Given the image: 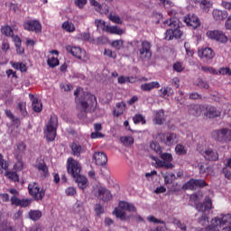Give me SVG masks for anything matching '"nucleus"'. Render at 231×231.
Here are the masks:
<instances>
[{"mask_svg":"<svg viewBox=\"0 0 231 231\" xmlns=\"http://www.w3.org/2000/svg\"><path fill=\"white\" fill-rule=\"evenodd\" d=\"M76 102H79V106H81V112L78 115L80 120L86 119L87 113H93L97 109V97L88 92H83L81 97L77 99Z\"/></svg>","mask_w":231,"mask_h":231,"instance_id":"nucleus-1","label":"nucleus"},{"mask_svg":"<svg viewBox=\"0 0 231 231\" xmlns=\"http://www.w3.org/2000/svg\"><path fill=\"white\" fill-rule=\"evenodd\" d=\"M196 210L201 212V216L198 218L199 225L208 226V215H207V212L212 210V199L210 197H206L204 203L199 202L196 204Z\"/></svg>","mask_w":231,"mask_h":231,"instance_id":"nucleus-2","label":"nucleus"},{"mask_svg":"<svg viewBox=\"0 0 231 231\" xmlns=\"http://www.w3.org/2000/svg\"><path fill=\"white\" fill-rule=\"evenodd\" d=\"M57 127H59V118L57 116H51L44 130V134L49 142L55 140L57 136Z\"/></svg>","mask_w":231,"mask_h":231,"instance_id":"nucleus-3","label":"nucleus"},{"mask_svg":"<svg viewBox=\"0 0 231 231\" xmlns=\"http://www.w3.org/2000/svg\"><path fill=\"white\" fill-rule=\"evenodd\" d=\"M127 212H136V207H134L132 203H128L125 201L119 202V208H115L113 214L119 219H126L125 211Z\"/></svg>","mask_w":231,"mask_h":231,"instance_id":"nucleus-4","label":"nucleus"},{"mask_svg":"<svg viewBox=\"0 0 231 231\" xmlns=\"http://www.w3.org/2000/svg\"><path fill=\"white\" fill-rule=\"evenodd\" d=\"M211 136L216 140V142H220L222 143L231 142V130L228 128L214 130L211 133Z\"/></svg>","mask_w":231,"mask_h":231,"instance_id":"nucleus-5","label":"nucleus"},{"mask_svg":"<svg viewBox=\"0 0 231 231\" xmlns=\"http://www.w3.org/2000/svg\"><path fill=\"white\" fill-rule=\"evenodd\" d=\"M28 190L30 196L35 199V201H42L44 196L46 195V189L40 188L36 182H32L28 185Z\"/></svg>","mask_w":231,"mask_h":231,"instance_id":"nucleus-6","label":"nucleus"},{"mask_svg":"<svg viewBox=\"0 0 231 231\" xmlns=\"http://www.w3.org/2000/svg\"><path fill=\"white\" fill-rule=\"evenodd\" d=\"M67 171L68 173L72 176V178H77V176H79L82 171V166L80 163H79V162L70 157L67 161Z\"/></svg>","mask_w":231,"mask_h":231,"instance_id":"nucleus-7","label":"nucleus"},{"mask_svg":"<svg viewBox=\"0 0 231 231\" xmlns=\"http://www.w3.org/2000/svg\"><path fill=\"white\" fill-rule=\"evenodd\" d=\"M138 55L143 62H147V60H151L152 57V52L151 51V43L147 41L142 42V46L138 49Z\"/></svg>","mask_w":231,"mask_h":231,"instance_id":"nucleus-8","label":"nucleus"},{"mask_svg":"<svg viewBox=\"0 0 231 231\" xmlns=\"http://www.w3.org/2000/svg\"><path fill=\"white\" fill-rule=\"evenodd\" d=\"M65 49L69 53H71L73 57H76V59L83 60V62H86L88 60L86 51H82L80 47H73L71 45H67Z\"/></svg>","mask_w":231,"mask_h":231,"instance_id":"nucleus-9","label":"nucleus"},{"mask_svg":"<svg viewBox=\"0 0 231 231\" xmlns=\"http://www.w3.org/2000/svg\"><path fill=\"white\" fill-rule=\"evenodd\" d=\"M164 24H168L171 28L173 29V39H181V35H183V32L180 30V20L177 18H171L168 21L164 22Z\"/></svg>","mask_w":231,"mask_h":231,"instance_id":"nucleus-10","label":"nucleus"},{"mask_svg":"<svg viewBox=\"0 0 231 231\" xmlns=\"http://www.w3.org/2000/svg\"><path fill=\"white\" fill-rule=\"evenodd\" d=\"M160 157L162 160L158 162L159 167H162L163 169H174V164L171 163L172 162V154L169 152H160Z\"/></svg>","mask_w":231,"mask_h":231,"instance_id":"nucleus-11","label":"nucleus"},{"mask_svg":"<svg viewBox=\"0 0 231 231\" xmlns=\"http://www.w3.org/2000/svg\"><path fill=\"white\" fill-rule=\"evenodd\" d=\"M24 30L28 32H35V33H41L42 32V25L41 22L37 20H29L23 23Z\"/></svg>","mask_w":231,"mask_h":231,"instance_id":"nucleus-12","label":"nucleus"},{"mask_svg":"<svg viewBox=\"0 0 231 231\" xmlns=\"http://www.w3.org/2000/svg\"><path fill=\"white\" fill-rule=\"evenodd\" d=\"M199 152L204 156L205 160H208V162H216L219 159L217 151L212 148H205L204 150H200Z\"/></svg>","mask_w":231,"mask_h":231,"instance_id":"nucleus-13","label":"nucleus"},{"mask_svg":"<svg viewBox=\"0 0 231 231\" xmlns=\"http://www.w3.org/2000/svg\"><path fill=\"white\" fill-rule=\"evenodd\" d=\"M204 116L206 118H217L221 116V112L216 106L204 105Z\"/></svg>","mask_w":231,"mask_h":231,"instance_id":"nucleus-14","label":"nucleus"},{"mask_svg":"<svg viewBox=\"0 0 231 231\" xmlns=\"http://www.w3.org/2000/svg\"><path fill=\"white\" fill-rule=\"evenodd\" d=\"M198 187H207V182L203 180L191 179L184 185V189H187V190H195Z\"/></svg>","mask_w":231,"mask_h":231,"instance_id":"nucleus-15","label":"nucleus"},{"mask_svg":"<svg viewBox=\"0 0 231 231\" xmlns=\"http://www.w3.org/2000/svg\"><path fill=\"white\" fill-rule=\"evenodd\" d=\"M205 105H195L191 104L188 106V113L191 115V116H201V114H204Z\"/></svg>","mask_w":231,"mask_h":231,"instance_id":"nucleus-16","label":"nucleus"},{"mask_svg":"<svg viewBox=\"0 0 231 231\" xmlns=\"http://www.w3.org/2000/svg\"><path fill=\"white\" fill-rule=\"evenodd\" d=\"M160 138L165 145H173V143H178V134H162Z\"/></svg>","mask_w":231,"mask_h":231,"instance_id":"nucleus-17","label":"nucleus"},{"mask_svg":"<svg viewBox=\"0 0 231 231\" xmlns=\"http://www.w3.org/2000/svg\"><path fill=\"white\" fill-rule=\"evenodd\" d=\"M93 160H95L96 165L104 167L107 163V155L103 152H96L93 155Z\"/></svg>","mask_w":231,"mask_h":231,"instance_id":"nucleus-18","label":"nucleus"},{"mask_svg":"<svg viewBox=\"0 0 231 231\" xmlns=\"http://www.w3.org/2000/svg\"><path fill=\"white\" fill-rule=\"evenodd\" d=\"M184 23H186L188 26H192V28H198V26L201 24L199 18L192 14H189L184 17Z\"/></svg>","mask_w":231,"mask_h":231,"instance_id":"nucleus-19","label":"nucleus"},{"mask_svg":"<svg viewBox=\"0 0 231 231\" xmlns=\"http://www.w3.org/2000/svg\"><path fill=\"white\" fill-rule=\"evenodd\" d=\"M97 198L102 199V201H109L112 198L111 191L106 188L100 187L97 189Z\"/></svg>","mask_w":231,"mask_h":231,"instance_id":"nucleus-20","label":"nucleus"},{"mask_svg":"<svg viewBox=\"0 0 231 231\" xmlns=\"http://www.w3.org/2000/svg\"><path fill=\"white\" fill-rule=\"evenodd\" d=\"M199 57L200 59H205L206 60H210L214 59V51L210 48H205L199 51Z\"/></svg>","mask_w":231,"mask_h":231,"instance_id":"nucleus-21","label":"nucleus"},{"mask_svg":"<svg viewBox=\"0 0 231 231\" xmlns=\"http://www.w3.org/2000/svg\"><path fill=\"white\" fill-rule=\"evenodd\" d=\"M221 226H223L221 218L219 217H216L211 220V223L209 226H208V230L219 231L221 230Z\"/></svg>","mask_w":231,"mask_h":231,"instance_id":"nucleus-22","label":"nucleus"},{"mask_svg":"<svg viewBox=\"0 0 231 231\" xmlns=\"http://www.w3.org/2000/svg\"><path fill=\"white\" fill-rule=\"evenodd\" d=\"M29 98L32 101L33 111L35 113H41L42 111V103L37 97H34L32 94H29Z\"/></svg>","mask_w":231,"mask_h":231,"instance_id":"nucleus-23","label":"nucleus"},{"mask_svg":"<svg viewBox=\"0 0 231 231\" xmlns=\"http://www.w3.org/2000/svg\"><path fill=\"white\" fill-rule=\"evenodd\" d=\"M212 15H213V19H215V21H218V22L225 21V19H226V17H228V12L215 9V10H213Z\"/></svg>","mask_w":231,"mask_h":231,"instance_id":"nucleus-24","label":"nucleus"},{"mask_svg":"<svg viewBox=\"0 0 231 231\" xmlns=\"http://www.w3.org/2000/svg\"><path fill=\"white\" fill-rule=\"evenodd\" d=\"M73 180H75L76 183H78V187L82 189V190L88 187V178H86V176L79 173V175L73 177Z\"/></svg>","mask_w":231,"mask_h":231,"instance_id":"nucleus-25","label":"nucleus"},{"mask_svg":"<svg viewBox=\"0 0 231 231\" xmlns=\"http://www.w3.org/2000/svg\"><path fill=\"white\" fill-rule=\"evenodd\" d=\"M160 88V82L153 81L150 83H144L141 85L142 91H152V89Z\"/></svg>","mask_w":231,"mask_h":231,"instance_id":"nucleus-26","label":"nucleus"},{"mask_svg":"<svg viewBox=\"0 0 231 231\" xmlns=\"http://www.w3.org/2000/svg\"><path fill=\"white\" fill-rule=\"evenodd\" d=\"M36 168L42 172V178H48V176H50V172L48 171V166L45 162H38L36 164Z\"/></svg>","mask_w":231,"mask_h":231,"instance_id":"nucleus-27","label":"nucleus"},{"mask_svg":"<svg viewBox=\"0 0 231 231\" xmlns=\"http://www.w3.org/2000/svg\"><path fill=\"white\" fill-rule=\"evenodd\" d=\"M71 152L73 156H80L82 152H84V150L82 149V146L77 143H73L70 145Z\"/></svg>","mask_w":231,"mask_h":231,"instance_id":"nucleus-28","label":"nucleus"},{"mask_svg":"<svg viewBox=\"0 0 231 231\" xmlns=\"http://www.w3.org/2000/svg\"><path fill=\"white\" fill-rule=\"evenodd\" d=\"M154 120L157 125H162L163 122H165V113L163 112V110H159L155 113Z\"/></svg>","mask_w":231,"mask_h":231,"instance_id":"nucleus-29","label":"nucleus"},{"mask_svg":"<svg viewBox=\"0 0 231 231\" xmlns=\"http://www.w3.org/2000/svg\"><path fill=\"white\" fill-rule=\"evenodd\" d=\"M171 95H174V90L171 87H165L160 89V97L162 98H165V97H171Z\"/></svg>","mask_w":231,"mask_h":231,"instance_id":"nucleus-30","label":"nucleus"},{"mask_svg":"<svg viewBox=\"0 0 231 231\" xmlns=\"http://www.w3.org/2000/svg\"><path fill=\"white\" fill-rule=\"evenodd\" d=\"M29 217L32 221H39L42 217V212L40 210H31L29 211Z\"/></svg>","mask_w":231,"mask_h":231,"instance_id":"nucleus-31","label":"nucleus"},{"mask_svg":"<svg viewBox=\"0 0 231 231\" xmlns=\"http://www.w3.org/2000/svg\"><path fill=\"white\" fill-rule=\"evenodd\" d=\"M61 28L65 30V32H69V33H73L75 32V24L69 21H66L62 23Z\"/></svg>","mask_w":231,"mask_h":231,"instance_id":"nucleus-32","label":"nucleus"},{"mask_svg":"<svg viewBox=\"0 0 231 231\" xmlns=\"http://www.w3.org/2000/svg\"><path fill=\"white\" fill-rule=\"evenodd\" d=\"M95 23L97 25V30H102L103 32H107L109 30V25L102 20H96Z\"/></svg>","mask_w":231,"mask_h":231,"instance_id":"nucleus-33","label":"nucleus"},{"mask_svg":"<svg viewBox=\"0 0 231 231\" xmlns=\"http://www.w3.org/2000/svg\"><path fill=\"white\" fill-rule=\"evenodd\" d=\"M162 175L164 179V183H166V185L172 183V181L176 180V175L174 173H170L168 175L165 173H162Z\"/></svg>","mask_w":231,"mask_h":231,"instance_id":"nucleus-34","label":"nucleus"},{"mask_svg":"<svg viewBox=\"0 0 231 231\" xmlns=\"http://www.w3.org/2000/svg\"><path fill=\"white\" fill-rule=\"evenodd\" d=\"M16 109L20 111L22 116H28V111H26V103L24 102H19Z\"/></svg>","mask_w":231,"mask_h":231,"instance_id":"nucleus-35","label":"nucleus"},{"mask_svg":"<svg viewBox=\"0 0 231 231\" xmlns=\"http://www.w3.org/2000/svg\"><path fill=\"white\" fill-rule=\"evenodd\" d=\"M108 33H115L116 35H123L124 30L119 28L118 26H108Z\"/></svg>","mask_w":231,"mask_h":231,"instance_id":"nucleus-36","label":"nucleus"},{"mask_svg":"<svg viewBox=\"0 0 231 231\" xmlns=\"http://www.w3.org/2000/svg\"><path fill=\"white\" fill-rule=\"evenodd\" d=\"M116 107H117V111L115 110L114 113L116 116H120V115H122V113H124V111L125 110V103L124 102L116 103Z\"/></svg>","mask_w":231,"mask_h":231,"instance_id":"nucleus-37","label":"nucleus"},{"mask_svg":"<svg viewBox=\"0 0 231 231\" xmlns=\"http://www.w3.org/2000/svg\"><path fill=\"white\" fill-rule=\"evenodd\" d=\"M1 32L4 35H6V37H14V31L12 30V27L8 25L3 26Z\"/></svg>","mask_w":231,"mask_h":231,"instance_id":"nucleus-38","label":"nucleus"},{"mask_svg":"<svg viewBox=\"0 0 231 231\" xmlns=\"http://www.w3.org/2000/svg\"><path fill=\"white\" fill-rule=\"evenodd\" d=\"M218 33L220 35H217V38L215 39L217 42H221L222 44H226V42H228V38L226 37V35H225V33L222 31H218Z\"/></svg>","mask_w":231,"mask_h":231,"instance_id":"nucleus-39","label":"nucleus"},{"mask_svg":"<svg viewBox=\"0 0 231 231\" xmlns=\"http://www.w3.org/2000/svg\"><path fill=\"white\" fill-rule=\"evenodd\" d=\"M120 141L126 146L133 145V143H134V139L131 136H123L120 138Z\"/></svg>","mask_w":231,"mask_h":231,"instance_id":"nucleus-40","label":"nucleus"},{"mask_svg":"<svg viewBox=\"0 0 231 231\" xmlns=\"http://www.w3.org/2000/svg\"><path fill=\"white\" fill-rule=\"evenodd\" d=\"M3 171H8V163L5 161L3 154L0 153V174H3Z\"/></svg>","mask_w":231,"mask_h":231,"instance_id":"nucleus-41","label":"nucleus"},{"mask_svg":"<svg viewBox=\"0 0 231 231\" xmlns=\"http://www.w3.org/2000/svg\"><path fill=\"white\" fill-rule=\"evenodd\" d=\"M206 35L208 39H211V41H216V39L217 38V35H220L221 37H223V35L219 33V31H208Z\"/></svg>","mask_w":231,"mask_h":231,"instance_id":"nucleus-42","label":"nucleus"},{"mask_svg":"<svg viewBox=\"0 0 231 231\" xmlns=\"http://www.w3.org/2000/svg\"><path fill=\"white\" fill-rule=\"evenodd\" d=\"M220 221H221L223 226H225L226 225H230V223H231V215L230 214H226V215L222 214Z\"/></svg>","mask_w":231,"mask_h":231,"instance_id":"nucleus-43","label":"nucleus"},{"mask_svg":"<svg viewBox=\"0 0 231 231\" xmlns=\"http://www.w3.org/2000/svg\"><path fill=\"white\" fill-rule=\"evenodd\" d=\"M133 121H134V124H143V125L145 124V117H143V116L138 114L133 117Z\"/></svg>","mask_w":231,"mask_h":231,"instance_id":"nucleus-44","label":"nucleus"},{"mask_svg":"<svg viewBox=\"0 0 231 231\" xmlns=\"http://www.w3.org/2000/svg\"><path fill=\"white\" fill-rule=\"evenodd\" d=\"M5 176L12 181H19V175L15 171H7Z\"/></svg>","mask_w":231,"mask_h":231,"instance_id":"nucleus-45","label":"nucleus"},{"mask_svg":"<svg viewBox=\"0 0 231 231\" xmlns=\"http://www.w3.org/2000/svg\"><path fill=\"white\" fill-rule=\"evenodd\" d=\"M111 46L116 50H122V46H124V40H115L112 42Z\"/></svg>","mask_w":231,"mask_h":231,"instance_id":"nucleus-46","label":"nucleus"},{"mask_svg":"<svg viewBox=\"0 0 231 231\" xmlns=\"http://www.w3.org/2000/svg\"><path fill=\"white\" fill-rule=\"evenodd\" d=\"M74 5L79 10H84V6L88 5V0H74Z\"/></svg>","mask_w":231,"mask_h":231,"instance_id":"nucleus-47","label":"nucleus"},{"mask_svg":"<svg viewBox=\"0 0 231 231\" xmlns=\"http://www.w3.org/2000/svg\"><path fill=\"white\" fill-rule=\"evenodd\" d=\"M47 64L50 68H55V67L59 66V59H57L55 57H51V59H49L47 60Z\"/></svg>","mask_w":231,"mask_h":231,"instance_id":"nucleus-48","label":"nucleus"},{"mask_svg":"<svg viewBox=\"0 0 231 231\" xmlns=\"http://www.w3.org/2000/svg\"><path fill=\"white\" fill-rule=\"evenodd\" d=\"M175 152L180 156L187 154V150H185V146H183L182 144H177L175 147Z\"/></svg>","mask_w":231,"mask_h":231,"instance_id":"nucleus-49","label":"nucleus"},{"mask_svg":"<svg viewBox=\"0 0 231 231\" xmlns=\"http://www.w3.org/2000/svg\"><path fill=\"white\" fill-rule=\"evenodd\" d=\"M147 220L150 222V223H156V224H161V225H164V228H165V221L163 220H160L158 218H156L154 216H149L147 217Z\"/></svg>","mask_w":231,"mask_h":231,"instance_id":"nucleus-50","label":"nucleus"},{"mask_svg":"<svg viewBox=\"0 0 231 231\" xmlns=\"http://www.w3.org/2000/svg\"><path fill=\"white\" fill-rule=\"evenodd\" d=\"M165 41H172L174 39L173 29H168L165 32Z\"/></svg>","mask_w":231,"mask_h":231,"instance_id":"nucleus-51","label":"nucleus"},{"mask_svg":"<svg viewBox=\"0 0 231 231\" xmlns=\"http://www.w3.org/2000/svg\"><path fill=\"white\" fill-rule=\"evenodd\" d=\"M151 149H152L153 151H155V152H158L159 154L162 152V147L160 146V144L156 142H152L150 144Z\"/></svg>","mask_w":231,"mask_h":231,"instance_id":"nucleus-52","label":"nucleus"},{"mask_svg":"<svg viewBox=\"0 0 231 231\" xmlns=\"http://www.w3.org/2000/svg\"><path fill=\"white\" fill-rule=\"evenodd\" d=\"M108 19L112 21V23H116V24H122V19L119 16L109 14Z\"/></svg>","mask_w":231,"mask_h":231,"instance_id":"nucleus-53","label":"nucleus"},{"mask_svg":"<svg viewBox=\"0 0 231 231\" xmlns=\"http://www.w3.org/2000/svg\"><path fill=\"white\" fill-rule=\"evenodd\" d=\"M125 82H130L131 84H133V80H131V78L129 77L120 76L118 78V84H125Z\"/></svg>","mask_w":231,"mask_h":231,"instance_id":"nucleus-54","label":"nucleus"},{"mask_svg":"<svg viewBox=\"0 0 231 231\" xmlns=\"http://www.w3.org/2000/svg\"><path fill=\"white\" fill-rule=\"evenodd\" d=\"M95 212L97 216H101V214H104V207H102L100 204H96Z\"/></svg>","mask_w":231,"mask_h":231,"instance_id":"nucleus-55","label":"nucleus"},{"mask_svg":"<svg viewBox=\"0 0 231 231\" xmlns=\"http://www.w3.org/2000/svg\"><path fill=\"white\" fill-rule=\"evenodd\" d=\"M65 194L67 196H75V194H77V189L74 187H69L66 190H65Z\"/></svg>","mask_w":231,"mask_h":231,"instance_id":"nucleus-56","label":"nucleus"},{"mask_svg":"<svg viewBox=\"0 0 231 231\" xmlns=\"http://www.w3.org/2000/svg\"><path fill=\"white\" fill-rule=\"evenodd\" d=\"M199 88H202V89H208L210 87L207 81H204L203 79H199L198 81Z\"/></svg>","mask_w":231,"mask_h":231,"instance_id":"nucleus-57","label":"nucleus"},{"mask_svg":"<svg viewBox=\"0 0 231 231\" xmlns=\"http://www.w3.org/2000/svg\"><path fill=\"white\" fill-rule=\"evenodd\" d=\"M201 198H203V194L201 193H195L190 196V199L192 201H201Z\"/></svg>","mask_w":231,"mask_h":231,"instance_id":"nucleus-58","label":"nucleus"},{"mask_svg":"<svg viewBox=\"0 0 231 231\" xmlns=\"http://www.w3.org/2000/svg\"><path fill=\"white\" fill-rule=\"evenodd\" d=\"M91 6H94L96 10H102V5L97 2V0H88Z\"/></svg>","mask_w":231,"mask_h":231,"instance_id":"nucleus-59","label":"nucleus"},{"mask_svg":"<svg viewBox=\"0 0 231 231\" xmlns=\"http://www.w3.org/2000/svg\"><path fill=\"white\" fill-rule=\"evenodd\" d=\"M26 149V144L24 143H20L17 145L16 152L18 154H21V152H23V151Z\"/></svg>","mask_w":231,"mask_h":231,"instance_id":"nucleus-60","label":"nucleus"},{"mask_svg":"<svg viewBox=\"0 0 231 231\" xmlns=\"http://www.w3.org/2000/svg\"><path fill=\"white\" fill-rule=\"evenodd\" d=\"M29 205H32V199H20L19 207H29Z\"/></svg>","mask_w":231,"mask_h":231,"instance_id":"nucleus-61","label":"nucleus"},{"mask_svg":"<svg viewBox=\"0 0 231 231\" xmlns=\"http://www.w3.org/2000/svg\"><path fill=\"white\" fill-rule=\"evenodd\" d=\"M173 69L179 73H181V71H183V65L180 62H177L173 65Z\"/></svg>","mask_w":231,"mask_h":231,"instance_id":"nucleus-62","label":"nucleus"},{"mask_svg":"<svg viewBox=\"0 0 231 231\" xmlns=\"http://www.w3.org/2000/svg\"><path fill=\"white\" fill-rule=\"evenodd\" d=\"M220 75H231L230 68H222L219 69Z\"/></svg>","mask_w":231,"mask_h":231,"instance_id":"nucleus-63","label":"nucleus"},{"mask_svg":"<svg viewBox=\"0 0 231 231\" xmlns=\"http://www.w3.org/2000/svg\"><path fill=\"white\" fill-rule=\"evenodd\" d=\"M225 27L226 30H231V15L226 21Z\"/></svg>","mask_w":231,"mask_h":231,"instance_id":"nucleus-64","label":"nucleus"}]
</instances>
